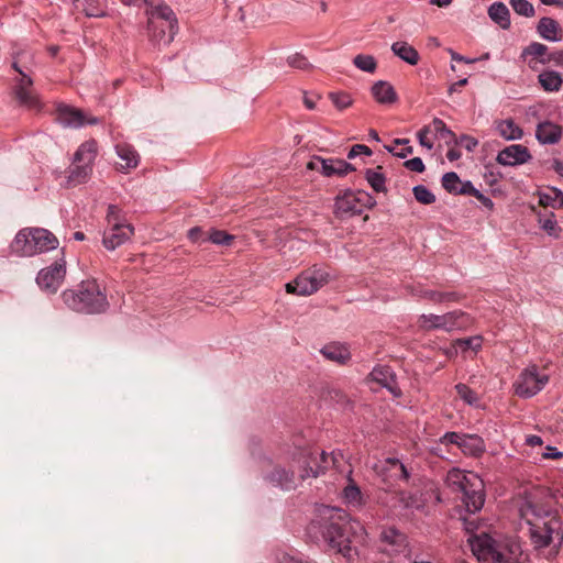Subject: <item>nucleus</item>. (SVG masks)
Segmentation results:
<instances>
[{
    "label": "nucleus",
    "instance_id": "43",
    "mask_svg": "<svg viewBox=\"0 0 563 563\" xmlns=\"http://www.w3.org/2000/svg\"><path fill=\"white\" fill-rule=\"evenodd\" d=\"M431 128V133L440 134V136L444 140H455V134L446 126V124L441 119H433L432 123L429 125Z\"/></svg>",
    "mask_w": 563,
    "mask_h": 563
},
{
    "label": "nucleus",
    "instance_id": "60",
    "mask_svg": "<svg viewBox=\"0 0 563 563\" xmlns=\"http://www.w3.org/2000/svg\"><path fill=\"white\" fill-rule=\"evenodd\" d=\"M347 346H345L344 344L340 343V342H331L327 345H324L319 352L320 353H323V352H342V351H347Z\"/></svg>",
    "mask_w": 563,
    "mask_h": 563
},
{
    "label": "nucleus",
    "instance_id": "56",
    "mask_svg": "<svg viewBox=\"0 0 563 563\" xmlns=\"http://www.w3.org/2000/svg\"><path fill=\"white\" fill-rule=\"evenodd\" d=\"M431 133V128L430 126H423L419 132H418V140H419V143L431 150L433 144L432 142L428 139V134Z\"/></svg>",
    "mask_w": 563,
    "mask_h": 563
},
{
    "label": "nucleus",
    "instance_id": "64",
    "mask_svg": "<svg viewBox=\"0 0 563 563\" xmlns=\"http://www.w3.org/2000/svg\"><path fill=\"white\" fill-rule=\"evenodd\" d=\"M526 444L529 446H541L543 440L539 435H529L526 439Z\"/></svg>",
    "mask_w": 563,
    "mask_h": 563
},
{
    "label": "nucleus",
    "instance_id": "14",
    "mask_svg": "<svg viewBox=\"0 0 563 563\" xmlns=\"http://www.w3.org/2000/svg\"><path fill=\"white\" fill-rule=\"evenodd\" d=\"M12 66L22 76L15 88L16 99L21 104L26 106L30 109H38L40 101L37 96L31 89L33 84L32 79L19 68L18 62H14Z\"/></svg>",
    "mask_w": 563,
    "mask_h": 563
},
{
    "label": "nucleus",
    "instance_id": "53",
    "mask_svg": "<svg viewBox=\"0 0 563 563\" xmlns=\"http://www.w3.org/2000/svg\"><path fill=\"white\" fill-rule=\"evenodd\" d=\"M396 497H397L398 501L405 508L419 507L418 499H417L416 495H413L411 493H407L405 490H398V492H396Z\"/></svg>",
    "mask_w": 563,
    "mask_h": 563
},
{
    "label": "nucleus",
    "instance_id": "55",
    "mask_svg": "<svg viewBox=\"0 0 563 563\" xmlns=\"http://www.w3.org/2000/svg\"><path fill=\"white\" fill-rule=\"evenodd\" d=\"M361 154H365V155L369 156V155H372V151L366 145L356 144V145L352 146V148L350 150V152L347 154V158L353 159Z\"/></svg>",
    "mask_w": 563,
    "mask_h": 563
},
{
    "label": "nucleus",
    "instance_id": "34",
    "mask_svg": "<svg viewBox=\"0 0 563 563\" xmlns=\"http://www.w3.org/2000/svg\"><path fill=\"white\" fill-rule=\"evenodd\" d=\"M539 82L547 91H558L563 82L561 75L556 71H543L539 75Z\"/></svg>",
    "mask_w": 563,
    "mask_h": 563
},
{
    "label": "nucleus",
    "instance_id": "33",
    "mask_svg": "<svg viewBox=\"0 0 563 563\" xmlns=\"http://www.w3.org/2000/svg\"><path fill=\"white\" fill-rule=\"evenodd\" d=\"M91 172L92 166L73 163V167L69 170L68 183L74 186L86 183Z\"/></svg>",
    "mask_w": 563,
    "mask_h": 563
},
{
    "label": "nucleus",
    "instance_id": "63",
    "mask_svg": "<svg viewBox=\"0 0 563 563\" xmlns=\"http://www.w3.org/2000/svg\"><path fill=\"white\" fill-rule=\"evenodd\" d=\"M324 356L340 365H345L351 358V354H324Z\"/></svg>",
    "mask_w": 563,
    "mask_h": 563
},
{
    "label": "nucleus",
    "instance_id": "10",
    "mask_svg": "<svg viewBox=\"0 0 563 563\" xmlns=\"http://www.w3.org/2000/svg\"><path fill=\"white\" fill-rule=\"evenodd\" d=\"M376 200L364 190H346L335 199V212L340 217L361 214L365 209H372Z\"/></svg>",
    "mask_w": 563,
    "mask_h": 563
},
{
    "label": "nucleus",
    "instance_id": "11",
    "mask_svg": "<svg viewBox=\"0 0 563 563\" xmlns=\"http://www.w3.org/2000/svg\"><path fill=\"white\" fill-rule=\"evenodd\" d=\"M549 377L538 372L537 365L528 366L515 384V391L518 396L529 398L539 393L548 383Z\"/></svg>",
    "mask_w": 563,
    "mask_h": 563
},
{
    "label": "nucleus",
    "instance_id": "38",
    "mask_svg": "<svg viewBox=\"0 0 563 563\" xmlns=\"http://www.w3.org/2000/svg\"><path fill=\"white\" fill-rule=\"evenodd\" d=\"M556 200H559L560 205L561 201L563 200V192L555 187L549 188L547 192H541L539 196V203L544 208L549 206L555 208L554 202Z\"/></svg>",
    "mask_w": 563,
    "mask_h": 563
},
{
    "label": "nucleus",
    "instance_id": "45",
    "mask_svg": "<svg viewBox=\"0 0 563 563\" xmlns=\"http://www.w3.org/2000/svg\"><path fill=\"white\" fill-rule=\"evenodd\" d=\"M461 185V179L457 174L454 172H450L443 175L442 177V186L450 194L457 195L459 187Z\"/></svg>",
    "mask_w": 563,
    "mask_h": 563
},
{
    "label": "nucleus",
    "instance_id": "58",
    "mask_svg": "<svg viewBox=\"0 0 563 563\" xmlns=\"http://www.w3.org/2000/svg\"><path fill=\"white\" fill-rule=\"evenodd\" d=\"M478 190L473 186L471 181L462 183L459 187L457 195H470L476 197L478 195Z\"/></svg>",
    "mask_w": 563,
    "mask_h": 563
},
{
    "label": "nucleus",
    "instance_id": "49",
    "mask_svg": "<svg viewBox=\"0 0 563 563\" xmlns=\"http://www.w3.org/2000/svg\"><path fill=\"white\" fill-rule=\"evenodd\" d=\"M209 240L214 244L229 246L232 244L234 236L225 231L213 230L210 232Z\"/></svg>",
    "mask_w": 563,
    "mask_h": 563
},
{
    "label": "nucleus",
    "instance_id": "24",
    "mask_svg": "<svg viewBox=\"0 0 563 563\" xmlns=\"http://www.w3.org/2000/svg\"><path fill=\"white\" fill-rule=\"evenodd\" d=\"M459 448L466 455L478 457L485 452V443L477 434H463Z\"/></svg>",
    "mask_w": 563,
    "mask_h": 563
},
{
    "label": "nucleus",
    "instance_id": "6",
    "mask_svg": "<svg viewBox=\"0 0 563 563\" xmlns=\"http://www.w3.org/2000/svg\"><path fill=\"white\" fill-rule=\"evenodd\" d=\"M448 484L454 490L463 494V501L471 514L481 510L485 503L483 481L474 473L465 474L460 470H452L446 476Z\"/></svg>",
    "mask_w": 563,
    "mask_h": 563
},
{
    "label": "nucleus",
    "instance_id": "18",
    "mask_svg": "<svg viewBox=\"0 0 563 563\" xmlns=\"http://www.w3.org/2000/svg\"><path fill=\"white\" fill-rule=\"evenodd\" d=\"M34 242L31 228L22 229L15 235L11 244V249L20 256H32L38 253Z\"/></svg>",
    "mask_w": 563,
    "mask_h": 563
},
{
    "label": "nucleus",
    "instance_id": "41",
    "mask_svg": "<svg viewBox=\"0 0 563 563\" xmlns=\"http://www.w3.org/2000/svg\"><path fill=\"white\" fill-rule=\"evenodd\" d=\"M366 180L376 192H383L386 190L385 176L382 173L373 169H367Z\"/></svg>",
    "mask_w": 563,
    "mask_h": 563
},
{
    "label": "nucleus",
    "instance_id": "42",
    "mask_svg": "<svg viewBox=\"0 0 563 563\" xmlns=\"http://www.w3.org/2000/svg\"><path fill=\"white\" fill-rule=\"evenodd\" d=\"M424 298L433 302L459 301L460 296L456 292H440L434 290H427L423 295Z\"/></svg>",
    "mask_w": 563,
    "mask_h": 563
},
{
    "label": "nucleus",
    "instance_id": "36",
    "mask_svg": "<svg viewBox=\"0 0 563 563\" xmlns=\"http://www.w3.org/2000/svg\"><path fill=\"white\" fill-rule=\"evenodd\" d=\"M79 2L87 16L101 18L106 15V0H81Z\"/></svg>",
    "mask_w": 563,
    "mask_h": 563
},
{
    "label": "nucleus",
    "instance_id": "59",
    "mask_svg": "<svg viewBox=\"0 0 563 563\" xmlns=\"http://www.w3.org/2000/svg\"><path fill=\"white\" fill-rule=\"evenodd\" d=\"M453 141L457 143L456 139ZM459 144L463 145L467 151H473L477 146L478 142L474 137L463 135L461 136Z\"/></svg>",
    "mask_w": 563,
    "mask_h": 563
},
{
    "label": "nucleus",
    "instance_id": "57",
    "mask_svg": "<svg viewBox=\"0 0 563 563\" xmlns=\"http://www.w3.org/2000/svg\"><path fill=\"white\" fill-rule=\"evenodd\" d=\"M406 168L412 172L422 173L424 170V164L420 157H413L405 162Z\"/></svg>",
    "mask_w": 563,
    "mask_h": 563
},
{
    "label": "nucleus",
    "instance_id": "46",
    "mask_svg": "<svg viewBox=\"0 0 563 563\" xmlns=\"http://www.w3.org/2000/svg\"><path fill=\"white\" fill-rule=\"evenodd\" d=\"M455 389L460 396L467 405L470 406H478V397L474 390H472L468 386L464 384H457Z\"/></svg>",
    "mask_w": 563,
    "mask_h": 563
},
{
    "label": "nucleus",
    "instance_id": "17",
    "mask_svg": "<svg viewBox=\"0 0 563 563\" xmlns=\"http://www.w3.org/2000/svg\"><path fill=\"white\" fill-rule=\"evenodd\" d=\"M374 472L388 492L397 482V459H386L374 465Z\"/></svg>",
    "mask_w": 563,
    "mask_h": 563
},
{
    "label": "nucleus",
    "instance_id": "25",
    "mask_svg": "<svg viewBox=\"0 0 563 563\" xmlns=\"http://www.w3.org/2000/svg\"><path fill=\"white\" fill-rule=\"evenodd\" d=\"M488 16L503 30L510 27V11L504 2H494L488 8Z\"/></svg>",
    "mask_w": 563,
    "mask_h": 563
},
{
    "label": "nucleus",
    "instance_id": "1",
    "mask_svg": "<svg viewBox=\"0 0 563 563\" xmlns=\"http://www.w3.org/2000/svg\"><path fill=\"white\" fill-rule=\"evenodd\" d=\"M519 517L529 526V538L536 550L552 548L558 553L563 543L562 519L547 507L540 490L526 489L515 498Z\"/></svg>",
    "mask_w": 563,
    "mask_h": 563
},
{
    "label": "nucleus",
    "instance_id": "15",
    "mask_svg": "<svg viewBox=\"0 0 563 563\" xmlns=\"http://www.w3.org/2000/svg\"><path fill=\"white\" fill-rule=\"evenodd\" d=\"M56 118L63 125L70 128H80L86 123H97L96 118L87 119L80 110L69 106H59L56 110Z\"/></svg>",
    "mask_w": 563,
    "mask_h": 563
},
{
    "label": "nucleus",
    "instance_id": "48",
    "mask_svg": "<svg viewBox=\"0 0 563 563\" xmlns=\"http://www.w3.org/2000/svg\"><path fill=\"white\" fill-rule=\"evenodd\" d=\"M329 98L339 110L349 108L353 102L351 96L346 92H330Z\"/></svg>",
    "mask_w": 563,
    "mask_h": 563
},
{
    "label": "nucleus",
    "instance_id": "54",
    "mask_svg": "<svg viewBox=\"0 0 563 563\" xmlns=\"http://www.w3.org/2000/svg\"><path fill=\"white\" fill-rule=\"evenodd\" d=\"M287 63L290 67L297 69H308L310 67L308 59L299 53L289 56Z\"/></svg>",
    "mask_w": 563,
    "mask_h": 563
},
{
    "label": "nucleus",
    "instance_id": "52",
    "mask_svg": "<svg viewBox=\"0 0 563 563\" xmlns=\"http://www.w3.org/2000/svg\"><path fill=\"white\" fill-rule=\"evenodd\" d=\"M344 497L349 503L361 504L362 493L360 487L352 482L344 488Z\"/></svg>",
    "mask_w": 563,
    "mask_h": 563
},
{
    "label": "nucleus",
    "instance_id": "26",
    "mask_svg": "<svg viewBox=\"0 0 563 563\" xmlns=\"http://www.w3.org/2000/svg\"><path fill=\"white\" fill-rule=\"evenodd\" d=\"M97 155V143L88 141L82 143L75 153L74 163L92 166Z\"/></svg>",
    "mask_w": 563,
    "mask_h": 563
},
{
    "label": "nucleus",
    "instance_id": "23",
    "mask_svg": "<svg viewBox=\"0 0 563 563\" xmlns=\"http://www.w3.org/2000/svg\"><path fill=\"white\" fill-rule=\"evenodd\" d=\"M537 31L540 36L547 41L558 42L562 40V29L559 23L551 18L540 19Z\"/></svg>",
    "mask_w": 563,
    "mask_h": 563
},
{
    "label": "nucleus",
    "instance_id": "47",
    "mask_svg": "<svg viewBox=\"0 0 563 563\" xmlns=\"http://www.w3.org/2000/svg\"><path fill=\"white\" fill-rule=\"evenodd\" d=\"M547 52H548L547 45L538 43V42H533L523 49L521 56L522 57L533 56L536 58H541V62L544 63L543 56L547 54Z\"/></svg>",
    "mask_w": 563,
    "mask_h": 563
},
{
    "label": "nucleus",
    "instance_id": "40",
    "mask_svg": "<svg viewBox=\"0 0 563 563\" xmlns=\"http://www.w3.org/2000/svg\"><path fill=\"white\" fill-rule=\"evenodd\" d=\"M509 3L519 15L532 18L536 13L533 4L528 0H510Z\"/></svg>",
    "mask_w": 563,
    "mask_h": 563
},
{
    "label": "nucleus",
    "instance_id": "27",
    "mask_svg": "<svg viewBox=\"0 0 563 563\" xmlns=\"http://www.w3.org/2000/svg\"><path fill=\"white\" fill-rule=\"evenodd\" d=\"M115 151L118 156L124 161V164H120V169L135 168L139 164V154L130 144H117Z\"/></svg>",
    "mask_w": 563,
    "mask_h": 563
},
{
    "label": "nucleus",
    "instance_id": "8",
    "mask_svg": "<svg viewBox=\"0 0 563 563\" xmlns=\"http://www.w3.org/2000/svg\"><path fill=\"white\" fill-rule=\"evenodd\" d=\"M329 280V273L322 267H311L302 272L296 279L285 285L288 294L309 296L324 286Z\"/></svg>",
    "mask_w": 563,
    "mask_h": 563
},
{
    "label": "nucleus",
    "instance_id": "32",
    "mask_svg": "<svg viewBox=\"0 0 563 563\" xmlns=\"http://www.w3.org/2000/svg\"><path fill=\"white\" fill-rule=\"evenodd\" d=\"M325 401L336 405L343 410H352L353 401L340 389H328L324 394Z\"/></svg>",
    "mask_w": 563,
    "mask_h": 563
},
{
    "label": "nucleus",
    "instance_id": "28",
    "mask_svg": "<svg viewBox=\"0 0 563 563\" xmlns=\"http://www.w3.org/2000/svg\"><path fill=\"white\" fill-rule=\"evenodd\" d=\"M372 93L379 103H391L397 95L393 86L386 81H378L372 87Z\"/></svg>",
    "mask_w": 563,
    "mask_h": 563
},
{
    "label": "nucleus",
    "instance_id": "21",
    "mask_svg": "<svg viewBox=\"0 0 563 563\" xmlns=\"http://www.w3.org/2000/svg\"><path fill=\"white\" fill-rule=\"evenodd\" d=\"M536 136L542 144H555L562 136V128L550 121H544L538 124Z\"/></svg>",
    "mask_w": 563,
    "mask_h": 563
},
{
    "label": "nucleus",
    "instance_id": "44",
    "mask_svg": "<svg viewBox=\"0 0 563 563\" xmlns=\"http://www.w3.org/2000/svg\"><path fill=\"white\" fill-rule=\"evenodd\" d=\"M380 540L390 545H400L405 538L395 528H387L382 531Z\"/></svg>",
    "mask_w": 563,
    "mask_h": 563
},
{
    "label": "nucleus",
    "instance_id": "22",
    "mask_svg": "<svg viewBox=\"0 0 563 563\" xmlns=\"http://www.w3.org/2000/svg\"><path fill=\"white\" fill-rule=\"evenodd\" d=\"M33 234L34 245H36L38 253L54 250L58 245L56 236L46 229L31 228Z\"/></svg>",
    "mask_w": 563,
    "mask_h": 563
},
{
    "label": "nucleus",
    "instance_id": "62",
    "mask_svg": "<svg viewBox=\"0 0 563 563\" xmlns=\"http://www.w3.org/2000/svg\"><path fill=\"white\" fill-rule=\"evenodd\" d=\"M462 437L463 435L456 432H446L440 441L441 443H452L459 446V442H461Z\"/></svg>",
    "mask_w": 563,
    "mask_h": 563
},
{
    "label": "nucleus",
    "instance_id": "12",
    "mask_svg": "<svg viewBox=\"0 0 563 563\" xmlns=\"http://www.w3.org/2000/svg\"><path fill=\"white\" fill-rule=\"evenodd\" d=\"M65 274V262L60 260L55 262L53 265L40 271L36 277V282L41 289L54 294L60 287Z\"/></svg>",
    "mask_w": 563,
    "mask_h": 563
},
{
    "label": "nucleus",
    "instance_id": "4",
    "mask_svg": "<svg viewBox=\"0 0 563 563\" xmlns=\"http://www.w3.org/2000/svg\"><path fill=\"white\" fill-rule=\"evenodd\" d=\"M64 303L76 312L102 313L108 307L107 295L95 279L80 283L77 289H67L62 294Z\"/></svg>",
    "mask_w": 563,
    "mask_h": 563
},
{
    "label": "nucleus",
    "instance_id": "37",
    "mask_svg": "<svg viewBox=\"0 0 563 563\" xmlns=\"http://www.w3.org/2000/svg\"><path fill=\"white\" fill-rule=\"evenodd\" d=\"M463 527L468 534L467 543L471 545L473 538L479 537L481 533H488L484 522L475 518H464Z\"/></svg>",
    "mask_w": 563,
    "mask_h": 563
},
{
    "label": "nucleus",
    "instance_id": "5",
    "mask_svg": "<svg viewBox=\"0 0 563 563\" xmlns=\"http://www.w3.org/2000/svg\"><path fill=\"white\" fill-rule=\"evenodd\" d=\"M147 5V31L150 41L156 45L169 44L177 32V19L173 10L161 0H144Z\"/></svg>",
    "mask_w": 563,
    "mask_h": 563
},
{
    "label": "nucleus",
    "instance_id": "50",
    "mask_svg": "<svg viewBox=\"0 0 563 563\" xmlns=\"http://www.w3.org/2000/svg\"><path fill=\"white\" fill-rule=\"evenodd\" d=\"M413 196L417 199V201L423 205H430L435 200L434 195L428 188L421 185L416 186L413 188Z\"/></svg>",
    "mask_w": 563,
    "mask_h": 563
},
{
    "label": "nucleus",
    "instance_id": "35",
    "mask_svg": "<svg viewBox=\"0 0 563 563\" xmlns=\"http://www.w3.org/2000/svg\"><path fill=\"white\" fill-rule=\"evenodd\" d=\"M483 338L481 335L460 338L453 344L455 352H477L482 349Z\"/></svg>",
    "mask_w": 563,
    "mask_h": 563
},
{
    "label": "nucleus",
    "instance_id": "7",
    "mask_svg": "<svg viewBox=\"0 0 563 563\" xmlns=\"http://www.w3.org/2000/svg\"><path fill=\"white\" fill-rule=\"evenodd\" d=\"M473 319L470 314L460 310H454L444 314H422L419 317L417 324L420 329L453 331L470 327Z\"/></svg>",
    "mask_w": 563,
    "mask_h": 563
},
{
    "label": "nucleus",
    "instance_id": "2",
    "mask_svg": "<svg viewBox=\"0 0 563 563\" xmlns=\"http://www.w3.org/2000/svg\"><path fill=\"white\" fill-rule=\"evenodd\" d=\"M364 531L358 521L351 519L341 509L333 510L322 526V537L329 549L341 554L349 563H353L358 556L354 542L362 537Z\"/></svg>",
    "mask_w": 563,
    "mask_h": 563
},
{
    "label": "nucleus",
    "instance_id": "13",
    "mask_svg": "<svg viewBox=\"0 0 563 563\" xmlns=\"http://www.w3.org/2000/svg\"><path fill=\"white\" fill-rule=\"evenodd\" d=\"M307 168L311 170H317L323 174L324 176H345L350 172L355 170L353 165L343 161V159H324L322 157L316 156L308 164Z\"/></svg>",
    "mask_w": 563,
    "mask_h": 563
},
{
    "label": "nucleus",
    "instance_id": "31",
    "mask_svg": "<svg viewBox=\"0 0 563 563\" xmlns=\"http://www.w3.org/2000/svg\"><path fill=\"white\" fill-rule=\"evenodd\" d=\"M538 222L540 227L550 235L558 238L561 231V228L558 225L555 220V214L552 211L539 212L538 213Z\"/></svg>",
    "mask_w": 563,
    "mask_h": 563
},
{
    "label": "nucleus",
    "instance_id": "29",
    "mask_svg": "<svg viewBox=\"0 0 563 563\" xmlns=\"http://www.w3.org/2000/svg\"><path fill=\"white\" fill-rule=\"evenodd\" d=\"M391 51L395 55L410 65H417L419 62V54L415 47L407 42H396L391 45Z\"/></svg>",
    "mask_w": 563,
    "mask_h": 563
},
{
    "label": "nucleus",
    "instance_id": "9",
    "mask_svg": "<svg viewBox=\"0 0 563 563\" xmlns=\"http://www.w3.org/2000/svg\"><path fill=\"white\" fill-rule=\"evenodd\" d=\"M120 210L117 206L108 207L107 219L109 229L104 232L102 243L107 250L113 251L134 234V229L130 223L120 221Z\"/></svg>",
    "mask_w": 563,
    "mask_h": 563
},
{
    "label": "nucleus",
    "instance_id": "51",
    "mask_svg": "<svg viewBox=\"0 0 563 563\" xmlns=\"http://www.w3.org/2000/svg\"><path fill=\"white\" fill-rule=\"evenodd\" d=\"M369 377L372 380L379 383L384 387L389 386L390 373L387 368H374Z\"/></svg>",
    "mask_w": 563,
    "mask_h": 563
},
{
    "label": "nucleus",
    "instance_id": "16",
    "mask_svg": "<svg viewBox=\"0 0 563 563\" xmlns=\"http://www.w3.org/2000/svg\"><path fill=\"white\" fill-rule=\"evenodd\" d=\"M531 158L528 148L520 144L505 147L497 155V162L504 166H515L527 163Z\"/></svg>",
    "mask_w": 563,
    "mask_h": 563
},
{
    "label": "nucleus",
    "instance_id": "3",
    "mask_svg": "<svg viewBox=\"0 0 563 563\" xmlns=\"http://www.w3.org/2000/svg\"><path fill=\"white\" fill-rule=\"evenodd\" d=\"M471 550L481 563H519L521 547L516 541H499L489 533L473 538Z\"/></svg>",
    "mask_w": 563,
    "mask_h": 563
},
{
    "label": "nucleus",
    "instance_id": "39",
    "mask_svg": "<svg viewBox=\"0 0 563 563\" xmlns=\"http://www.w3.org/2000/svg\"><path fill=\"white\" fill-rule=\"evenodd\" d=\"M353 64L358 69L366 73H374L377 67V63L372 55L358 54L354 57Z\"/></svg>",
    "mask_w": 563,
    "mask_h": 563
},
{
    "label": "nucleus",
    "instance_id": "19",
    "mask_svg": "<svg viewBox=\"0 0 563 563\" xmlns=\"http://www.w3.org/2000/svg\"><path fill=\"white\" fill-rule=\"evenodd\" d=\"M320 457L322 461V465H317L316 457H312V454L309 453L308 455L305 456L306 465L303 467V472L300 475L301 479H306L309 477H317L320 473H323L324 470L328 468L329 455L324 451H322L320 453ZM330 459H331L333 466H335L338 463V457H336L335 453H331Z\"/></svg>",
    "mask_w": 563,
    "mask_h": 563
},
{
    "label": "nucleus",
    "instance_id": "30",
    "mask_svg": "<svg viewBox=\"0 0 563 563\" xmlns=\"http://www.w3.org/2000/svg\"><path fill=\"white\" fill-rule=\"evenodd\" d=\"M496 130L505 140H519L522 136V130L512 119H506L497 122Z\"/></svg>",
    "mask_w": 563,
    "mask_h": 563
},
{
    "label": "nucleus",
    "instance_id": "20",
    "mask_svg": "<svg viewBox=\"0 0 563 563\" xmlns=\"http://www.w3.org/2000/svg\"><path fill=\"white\" fill-rule=\"evenodd\" d=\"M265 478L273 486L285 490L295 489L297 486L294 472H289L279 465H275Z\"/></svg>",
    "mask_w": 563,
    "mask_h": 563
},
{
    "label": "nucleus",
    "instance_id": "61",
    "mask_svg": "<svg viewBox=\"0 0 563 563\" xmlns=\"http://www.w3.org/2000/svg\"><path fill=\"white\" fill-rule=\"evenodd\" d=\"M397 481H408L410 473L407 467L397 459Z\"/></svg>",
    "mask_w": 563,
    "mask_h": 563
}]
</instances>
